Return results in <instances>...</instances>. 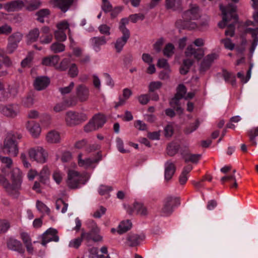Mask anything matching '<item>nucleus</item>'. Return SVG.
<instances>
[{"instance_id":"nucleus-40","label":"nucleus","mask_w":258,"mask_h":258,"mask_svg":"<svg viewBox=\"0 0 258 258\" xmlns=\"http://www.w3.org/2000/svg\"><path fill=\"white\" fill-rule=\"evenodd\" d=\"M23 34L20 32H16L11 34L8 38V41L13 43L18 44L22 40Z\"/></svg>"},{"instance_id":"nucleus-47","label":"nucleus","mask_w":258,"mask_h":258,"mask_svg":"<svg viewBox=\"0 0 258 258\" xmlns=\"http://www.w3.org/2000/svg\"><path fill=\"white\" fill-rule=\"evenodd\" d=\"M200 154H187L183 156L185 162L190 161L193 163H197L200 159Z\"/></svg>"},{"instance_id":"nucleus-34","label":"nucleus","mask_w":258,"mask_h":258,"mask_svg":"<svg viewBox=\"0 0 258 258\" xmlns=\"http://www.w3.org/2000/svg\"><path fill=\"white\" fill-rule=\"evenodd\" d=\"M192 166L191 165H187L185 166L179 176V182L181 184L185 183L188 179V174L192 170Z\"/></svg>"},{"instance_id":"nucleus-44","label":"nucleus","mask_w":258,"mask_h":258,"mask_svg":"<svg viewBox=\"0 0 258 258\" xmlns=\"http://www.w3.org/2000/svg\"><path fill=\"white\" fill-rule=\"evenodd\" d=\"M63 173L59 170H55L52 173V177L53 180L57 184H59L63 178Z\"/></svg>"},{"instance_id":"nucleus-39","label":"nucleus","mask_w":258,"mask_h":258,"mask_svg":"<svg viewBox=\"0 0 258 258\" xmlns=\"http://www.w3.org/2000/svg\"><path fill=\"white\" fill-rule=\"evenodd\" d=\"M134 211L136 212L138 214L142 216L147 215L148 211L146 207L142 204L136 203L134 205Z\"/></svg>"},{"instance_id":"nucleus-29","label":"nucleus","mask_w":258,"mask_h":258,"mask_svg":"<svg viewBox=\"0 0 258 258\" xmlns=\"http://www.w3.org/2000/svg\"><path fill=\"white\" fill-rule=\"evenodd\" d=\"M132 92L131 90L128 88H125L123 90L122 96L119 97L118 102H115L114 108H117L119 106H122L125 104L126 100L132 95Z\"/></svg>"},{"instance_id":"nucleus-38","label":"nucleus","mask_w":258,"mask_h":258,"mask_svg":"<svg viewBox=\"0 0 258 258\" xmlns=\"http://www.w3.org/2000/svg\"><path fill=\"white\" fill-rule=\"evenodd\" d=\"M91 120L93 121L97 128H98L104 124L105 118L103 115L98 114L94 115Z\"/></svg>"},{"instance_id":"nucleus-62","label":"nucleus","mask_w":258,"mask_h":258,"mask_svg":"<svg viewBox=\"0 0 258 258\" xmlns=\"http://www.w3.org/2000/svg\"><path fill=\"white\" fill-rule=\"evenodd\" d=\"M162 86V83L160 81H153L149 85V91L154 92L159 89Z\"/></svg>"},{"instance_id":"nucleus-41","label":"nucleus","mask_w":258,"mask_h":258,"mask_svg":"<svg viewBox=\"0 0 258 258\" xmlns=\"http://www.w3.org/2000/svg\"><path fill=\"white\" fill-rule=\"evenodd\" d=\"M248 136L249 138V141L251 145L256 146L257 143L255 138L258 137V126L253 127L248 131Z\"/></svg>"},{"instance_id":"nucleus-51","label":"nucleus","mask_w":258,"mask_h":258,"mask_svg":"<svg viewBox=\"0 0 258 258\" xmlns=\"http://www.w3.org/2000/svg\"><path fill=\"white\" fill-rule=\"evenodd\" d=\"M70 60L69 58H63L60 62L59 64H57L56 70L60 71L67 70L68 68Z\"/></svg>"},{"instance_id":"nucleus-59","label":"nucleus","mask_w":258,"mask_h":258,"mask_svg":"<svg viewBox=\"0 0 258 258\" xmlns=\"http://www.w3.org/2000/svg\"><path fill=\"white\" fill-rule=\"evenodd\" d=\"M68 205L63 202L62 200H58L56 202V209L59 210L61 208V212L62 213H64L67 212Z\"/></svg>"},{"instance_id":"nucleus-26","label":"nucleus","mask_w":258,"mask_h":258,"mask_svg":"<svg viewBox=\"0 0 258 258\" xmlns=\"http://www.w3.org/2000/svg\"><path fill=\"white\" fill-rule=\"evenodd\" d=\"M7 245L8 248L12 250L16 251L21 253L24 252L21 242L16 239L10 238L7 242Z\"/></svg>"},{"instance_id":"nucleus-14","label":"nucleus","mask_w":258,"mask_h":258,"mask_svg":"<svg viewBox=\"0 0 258 258\" xmlns=\"http://www.w3.org/2000/svg\"><path fill=\"white\" fill-rule=\"evenodd\" d=\"M22 172L18 168H14L11 171L12 182L16 190L18 195L19 191L21 189V183L22 182Z\"/></svg>"},{"instance_id":"nucleus-56","label":"nucleus","mask_w":258,"mask_h":258,"mask_svg":"<svg viewBox=\"0 0 258 258\" xmlns=\"http://www.w3.org/2000/svg\"><path fill=\"white\" fill-rule=\"evenodd\" d=\"M200 123L201 122L198 119L196 120L194 123L190 124L187 127H186L185 130V133L186 134H191L198 128Z\"/></svg>"},{"instance_id":"nucleus-52","label":"nucleus","mask_w":258,"mask_h":258,"mask_svg":"<svg viewBox=\"0 0 258 258\" xmlns=\"http://www.w3.org/2000/svg\"><path fill=\"white\" fill-rule=\"evenodd\" d=\"M128 23V20L127 18H122L119 23V30L122 34H130L129 30L125 27V25Z\"/></svg>"},{"instance_id":"nucleus-17","label":"nucleus","mask_w":258,"mask_h":258,"mask_svg":"<svg viewBox=\"0 0 258 258\" xmlns=\"http://www.w3.org/2000/svg\"><path fill=\"white\" fill-rule=\"evenodd\" d=\"M74 1L75 0H52L49 2V3L52 7L58 8L63 12H66L73 5Z\"/></svg>"},{"instance_id":"nucleus-22","label":"nucleus","mask_w":258,"mask_h":258,"mask_svg":"<svg viewBox=\"0 0 258 258\" xmlns=\"http://www.w3.org/2000/svg\"><path fill=\"white\" fill-rule=\"evenodd\" d=\"M24 6V2L21 0H15L6 3L4 5V9L9 12L18 11Z\"/></svg>"},{"instance_id":"nucleus-48","label":"nucleus","mask_w":258,"mask_h":258,"mask_svg":"<svg viewBox=\"0 0 258 258\" xmlns=\"http://www.w3.org/2000/svg\"><path fill=\"white\" fill-rule=\"evenodd\" d=\"M179 149V146L176 143H171L168 145L167 148V153L170 156H173L176 154Z\"/></svg>"},{"instance_id":"nucleus-18","label":"nucleus","mask_w":258,"mask_h":258,"mask_svg":"<svg viewBox=\"0 0 258 258\" xmlns=\"http://www.w3.org/2000/svg\"><path fill=\"white\" fill-rule=\"evenodd\" d=\"M26 128L34 138H37L41 132L40 124L34 121H28L26 124Z\"/></svg>"},{"instance_id":"nucleus-32","label":"nucleus","mask_w":258,"mask_h":258,"mask_svg":"<svg viewBox=\"0 0 258 258\" xmlns=\"http://www.w3.org/2000/svg\"><path fill=\"white\" fill-rule=\"evenodd\" d=\"M40 33L37 28L31 29L26 35L27 42L30 43L36 41L39 38Z\"/></svg>"},{"instance_id":"nucleus-42","label":"nucleus","mask_w":258,"mask_h":258,"mask_svg":"<svg viewBox=\"0 0 258 258\" xmlns=\"http://www.w3.org/2000/svg\"><path fill=\"white\" fill-rule=\"evenodd\" d=\"M21 102L24 107L30 108L34 104V98L31 94L27 95L22 98Z\"/></svg>"},{"instance_id":"nucleus-5","label":"nucleus","mask_w":258,"mask_h":258,"mask_svg":"<svg viewBox=\"0 0 258 258\" xmlns=\"http://www.w3.org/2000/svg\"><path fill=\"white\" fill-rule=\"evenodd\" d=\"M20 105L16 103L0 104V114L7 118L17 117L20 113Z\"/></svg>"},{"instance_id":"nucleus-37","label":"nucleus","mask_w":258,"mask_h":258,"mask_svg":"<svg viewBox=\"0 0 258 258\" xmlns=\"http://www.w3.org/2000/svg\"><path fill=\"white\" fill-rule=\"evenodd\" d=\"M140 237L137 234H131L126 238V244L130 246H135L139 244Z\"/></svg>"},{"instance_id":"nucleus-35","label":"nucleus","mask_w":258,"mask_h":258,"mask_svg":"<svg viewBox=\"0 0 258 258\" xmlns=\"http://www.w3.org/2000/svg\"><path fill=\"white\" fill-rule=\"evenodd\" d=\"M194 60L189 57L183 60V65L180 69V73L181 74L185 75L188 71L190 67L192 65Z\"/></svg>"},{"instance_id":"nucleus-60","label":"nucleus","mask_w":258,"mask_h":258,"mask_svg":"<svg viewBox=\"0 0 258 258\" xmlns=\"http://www.w3.org/2000/svg\"><path fill=\"white\" fill-rule=\"evenodd\" d=\"M110 27L106 24H102L98 27V30L100 33L106 36L110 35Z\"/></svg>"},{"instance_id":"nucleus-19","label":"nucleus","mask_w":258,"mask_h":258,"mask_svg":"<svg viewBox=\"0 0 258 258\" xmlns=\"http://www.w3.org/2000/svg\"><path fill=\"white\" fill-rule=\"evenodd\" d=\"M40 34L39 42L42 44L50 43L53 39V34L51 32L50 29L47 26L43 27Z\"/></svg>"},{"instance_id":"nucleus-9","label":"nucleus","mask_w":258,"mask_h":258,"mask_svg":"<svg viewBox=\"0 0 258 258\" xmlns=\"http://www.w3.org/2000/svg\"><path fill=\"white\" fill-rule=\"evenodd\" d=\"M88 227L90 229L89 233L83 232L82 237H86L88 239H92L94 241H101L102 236L99 234L100 228L97 224L93 220L88 223Z\"/></svg>"},{"instance_id":"nucleus-16","label":"nucleus","mask_w":258,"mask_h":258,"mask_svg":"<svg viewBox=\"0 0 258 258\" xmlns=\"http://www.w3.org/2000/svg\"><path fill=\"white\" fill-rule=\"evenodd\" d=\"M89 88L83 84L79 85L76 88V95L77 100L81 102L87 101L89 97Z\"/></svg>"},{"instance_id":"nucleus-61","label":"nucleus","mask_w":258,"mask_h":258,"mask_svg":"<svg viewBox=\"0 0 258 258\" xmlns=\"http://www.w3.org/2000/svg\"><path fill=\"white\" fill-rule=\"evenodd\" d=\"M36 207L38 211L43 213L48 214L50 212L49 208L42 202L37 201Z\"/></svg>"},{"instance_id":"nucleus-23","label":"nucleus","mask_w":258,"mask_h":258,"mask_svg":"<svg viewBox=\"0 0 258 258\" xmlns=\"http://www.w3.org/2000/svg\"><path fill=\"white\" fill-rule=\"evenodd\" d=\"M50 83L49 79L46 77H38L34 82V88L37 91H41L45 89Z\"/></svg>"},{"instance_id":"nucleus-21","label":"nucleus","mask_w":258,"mask_h":258,"mask_svg":"<svg viewBox=\"0 0 258 258\" xmlns=\"http://www.w3.org/2000/svg\"><path fill=\"white\" fill-rule=\"evenodd\" d=\"M0 184L5 188L7 192L11 196L15 198H17L19 195L13 183L11 184L9 183L6 178L0 174Z\"/></svg>"},{"instance_id":"nucleus-15","label":"nucleus","mask_w":258,"mask_h":258,"mask_svg":"<svg viewBox=\"0 0 258 258\" xmlns=\"http://www.w3.org/2000/svg\"><path fill=\"white\" fill-rule=\"evenodd\" d=\"M176 204H179L178 199L172 197H167L164 201L163 207L162 209L163 214L166 216L171 214Z\"/></svg>"},{"instance_id":"nucleus-11","label":"nucleus","mask_w":258,"mask_h":258,"mask_svg":"<svg viewBox=\"0 0 258 258\" xmlns=\"http://www.w3.org/2000/svg\"><path fill=\"white\" fill-rule=\"evenodd\" d=\"M219 57L217 52H212L207 55L202 60L200 66V71L205 72L208 70L214 61Z\"/></svg>"},{"instance_id":"nucleus-24","label":"nucleus","mask_w":258,"mask_h":258,"mask_svg":"<svg viewBox=\"0 0 258 258\" xmlns=\"http://www.w3.org/2000/svg\"><path fill=\"white\" fill-rule=\"evenodd\" d=\"M59 61L58 55H50L44 57L42 59V64L48 67H53L56 69L57 64Z\"/></svg>"},{"instance_id":"nucleus-4","label":"nucleus","mask_w":258,"mask_h":258,"mask_svg":"<svg viewBox=\"0 0 258 258\" xmlns=\"http://www.w3.org/2000/svg\"><path fill=\"white\" fill-rule=\"evenodd\" d=\"M16 136L12 133L7 134L3 145L4 151L8 154L16 157L19 153L18 143L16 141Z\"/></svg>"},{"instance_id":"nucleus-20","label":"nucleus","mask_w":258,"mask_h":258,"mask_svg":"<svg viewBox=\"0 0 258 258\" xmlns=\"http://www.w3.org/2000/svg\"><path fill=\"white\" fill-rule=\"evenodd\" d=\"M107 40L104 36L94 37L90 39V43L95 51L99 52L101 50V46L105 45Z\"/></svg>"},{"instance_id":"nucleus-64","label":"nucleus","mask_w":258,"mask_h":258,"mask_svg":"<svg viewBox=\"0 0 258 258\" xmlns=\"http://www.w3.org/2000/svg\"><path fill=\"white\" fill-rule=\"evenodd\" d=\"M252 2V7L255 10L253 14L254 21L258 23V0H251Z\"/></svg>"},{"instance_id":"nucleus-12","label":"nucleus","mask_w":258,"mask_h":258,"mask_svg":"<svg viewBox=\"0 0 258 258\" xmlns=\"http://www.w3.org/2000/svg\"><path fill=\"white\" fill-rule=\"evenodd\" d=\"M57 230L55 229L50 228L47 229L41 235V244L46 246V244L50 241L58 242L59 241V237L57 235Z\"/></svg>"},{"instance_id":"nucleus-25","label":"nucleus","mask_w":258,"mask_h":258,"mask_svg":"<svg viewBox=\"0 0 258 258\" xmlns=\"http://www.w3.org/2000/svg\"><path fill=\"white\" fill-rule=\"evenodd\" d=\"M40 182L44 184H48L50 182V170L49 168L44 166L38 175Z\"/></svg>"},{"instance_id":"nucleus-53","label":"nucleus","mask_w":258,"mask_h":258,"mask_svg":"<svg viewBox=\"0 0 258 258\" xmlns=\"http://www.w3.org/2000/svg\"><path fill=\"white\" fill-rule=\"evenodd\" d=\"M41 4L42 2L40 0L31 1L27 7V9L30 11L35 10L38 9L41 6Z\"/></svg>"},{"instance_id":"nucleus-57","label":"nucleus","mask_w":258,"mask_h":258,"mask_svg":"<svg viewBox=\"0 0 258 258\" xmlns=\"http://www.w3.org/2000/svg\"><path fill=\"white\" fill-rule=\"evenodd\" d=\"M79 70L75 63H72L69 68L68 74L72 78H75L78 76Z\"/></svg>"},{"instance_id":"nucleus-49","label":"nucleus","mask_w":258,"mask_h":258,"mask_svg":"<svg viewBox=\"0 0 258 258\" xmlns=\"http://www.w3.org/2000/svg\"><path fill=\"white\" fill-rule=\"evenodd\" d=\"M221 42L224 45V47L228 50H232L235 48V44L229 38H225L221 40Z\"/></svg>"},{"instance_id":"nucleus-6","label":"nucleus","mask_w":258,"mask_h":258,"mask_svg":"<svg viewBox=\"0 0 258 258\" xmlns=\"http://www.w3.org/2000/svg\"><path fill=\"white\" fill-rule=\"evenodd\" d=\"M29 157L32 161L43 164L47 161V152L42 147L37 146L30 148L28 151Z\"/></svg>"},{"instance_id":"nucleus-10","label":"nucleus","mask_w":258,"mask_h":258,"mask_svg":"<svg viewBox=\"0 0 258 258\" xmlns=\"http://www.w3.org/2000/svg\"><path fill=\"white\" fill-rule=\"evenodd\" d=\"M186 88L183 85L180 84L177 89V93L170 102L171 107L174 108L179 113L182 112L181 107L179 105V99L182 98L186 93Z\"/></svg>"},{"instance_id":"nucleus-50","label":"nucleus","mask_w":258,"mask_h":258,"mask_svg":"<svg viewBox=\"0 0 258 258\" xmlns=\"http://www.w3.org/2000/svg\"><path fill=\"white\" fill-rule=\"evenodd\" d=\"M72 26V24H70L66 20H63L56 25L57 29L62 30V31L66 32V30H68L69 32L70 31V26Z\"/></svg>"},{"instance_id":"nucleus-28","label":"nucleus","mask_w":258,"mask_h":258,"mask_svg":"<svg viewBox=\"0 0 258 258\" xmlns=\"http://www.w3.org/2000/svg\"><path fill=\"white\" fill-rule=\"evenodd\" d=\"M130 34H122V36L121 37L116 39L114 42V47L117 52H120L121 51L123 46L130 38Z\"/></svg>"},{"instance_id":"nucleus-30","label":"nucleus","mask_w":258,"mask_h":258,"mask_svg":"<svg viewBox=\"0 0 258 258\" xmlns=\"http://www.w3.org/2000/svg\"><path fill=\"white\" fill-rule=\"evenodd\" d=\"M246 32L250 33L253 38V41L250 48V52L251 54L252 55L258 44V37L256 35L258 34V28L254 29L250 28H247L246 30Z\"/></svg>"},{"instance_id":"nucleus-63","label":"nucleus","mask_w":258,"mask_h":258,"mask_svg":"<svg viewBox=\"0 0 258 258\" xmlns=\"http://www.w3.org/2000/svg\"><path fill=\"white\" fill-rule=\"evenodd\" d=\"M9 222L4 219H0V233L6 232L10 228Z\"/></svg>"},{"instance_id":"nucleus-46","label":"nucleus","mask_w":258,"mask_h":258,"mask_svg":"<svg viewBox=\"0 0 258 258\" xmlns=\"http://www.w3.org/2000/svg\"><path fill=\"white\" fill-rule=\"evenodd\" d=\"M50 49L54 53H59L64 50L65 46L59 42H55L50 46Z\"/></svg>"},{"instance_id":"nucleus-55","label":"nucleus","mask_w":258,"mask_h":258,"mask_svg":"<svg viewBox=\"0 0 258 258\" xmlns=\"http://www.w3.org/2000/svg\"><path fill=\"white\" fill-rule=\"evenodd\" d=\"M174 47L171 43L167 44L163 50V53L167 57L171 56L174 53Z\"/></svg>"},{"instance_id":"nucleus-45","label":"nucleus","mask_w":258,"mask_h":258,"mask_svg":"<svg viewBox=\"0 0 258 258\" xmlns=\"http://www.w3.org/2000/svg\"><path fill=\"white\" fill-rule=\"evenodd\" d=\"M19 85L15 84L13 85L9 86L8 90L7 91L8 93L9 98L16 97L19 92Z\"/></svg>"},{"instance_id":"nucleus-8","label":"nucleus","mask_w":258,"mask_h":258,"mask_svg":"<svg viewBox=\"0 0 258 258\" xmlns=\"http://www.w3.org/2000/svg\"><path fill=\"white\" fill-rule=\"evenodd\" d=\"M101 159V155L99 153L97 157H86L82 154L78 156V163L80 167L84 168H94Z\"/></svg>"},{"instance_id":"nucleus-27","label":"nucleus","mask_w":258,"mask_h":258,"mask_svg":"<svg viewBox=\"0 0 258 258\" xmlns=\"http://www.w3.org/2000/svg\"><path fill=\"white\" fill-rule=\"evenodd\" d=\"M45 138L47 142L49 144H57L61 141L59 133L55 130H52L48 132Z\"/></svg>"},{"instance_id":"nucleus-36","label":"nucleus","mask_w":258,"mask_h":258,"mask_svg":"<svg viewBox=\"0 0 258 258\" xmlns=\"http://www.w3.org/2000/svg\"><path fill=\"white\" fill-rule=\"evenodd\" d=\"M50 15V11L47 9H43L38 11L36 16L37 20L41 23H44L45 19L48 17Z\"/></svg>"},{"instance_id":"nucleus-33","label":"nucleus","mask_w":258,"mask_h":258,"mask_svg":"<svg viewBox=\"0 0 258 258\" xmlns=\"http://www.w3.org/2000/svg\"><path fill=\"white\" fill-rule=\"evenodd\" d=\"M132 224L129 220H123L118 225L117 228V233L122 234L130 230L132 227Z\"/></svg>"},{"instance_id":"nucleus-54","label":"nucleus","mask_w":258,"mask_h":258,"mask_svg":"<svg viewBox=\"0 0 258 258\" xmlns=\"http://www.w3.org/2000/svg\"><path fill=\"white\" fill-rule=\"evenodd\" d=\"M56 39L59 41H64L67 39L66 32L57 29L54 32Z\"/></svg>"},{"instance_id":"nucleus-2","label":"nucleus","mask_w":258,"mask_h":258,"mask_svg":"<svg viewBox=\"0 0 258 258\" xmlns=\"http://www.w3.org/2000/svg\"><path fill=\"white\" fill-rule=\"evenodd\" d=\"M89 178L90 175L87 173H80L75 170L71 169L68 172L67 183L71 188H79L84 185Z\"/></svg>"},{"instance_id":"nucleus-58","label":"nucleus","mask_w":258,"mask_h":258,"mask_svg":"<svg viewBox=\"0 0 258 258\" xmlns=\"http://www.w3.org/2000/svg\"><path fill=\"white\" fill-rule=\"evenodd\" d=\"M177 4L176 0H165V6L167 10H176L177 9Z\"/></svg>"},{"instance_id":"nucleus-3","label":"nucleus","mask_w":258,"mask_h":258,"mask_svg":"<svg viewBox=\"0 0 258 258\" xmlns=\"http://www.w3.org/2000/svg\"><path fill=\"white\" fill-rule=\"evenodd\" d=\"M205 41L203 38H199L196 39L193 42V44H189L186 48L184 54L186 57H191L192 56L198 60L202 59L204 54L205 52L203 48H196L194 47L193 44L197 47H202L205 45Z\"/></svg>"},{"instance_id":"nucleus-31","label":"nucleus","mask_w":258,"mask_h":258,"mask_svg":"<svg viewBox=\"0 0 258 258\" xmlns=\"http://www.w3.org/2000/svg\"><path fill=\"white\" fill-rule=\"evenodd\" d=\"M175 171V167L174 164L168 161L165 164V179L168 181L170 180L173 175L174 174Z\"/></svg>"},{"instance_id":"nucleus-43","label":"nucleus","mask_w":258,"mask_h":258,"mask_svg":"<svg viewBox=\"0 0 258 258\" xmlns=\"http://www.w3.org/2000/svg\"><path fill=\"white\" fill-rule=\"evenodd\" d=\"M223 76L226 82H230L233 86L236 84L235 76L226 70L223 71Z\"/></svg>"},{"instance_id":"nucleus-7","label":"nucleus","mask_w":258,"mask_h":258,"mask_svg":"<svg viewBox=\"0 0 258 258\" xmlns=\"http://www.w3.org/2000/svg\"><path fill=\"white\" fill-rule=\"evenodd\" d=\"M87 119V115L83 112L69 111L66 113L65 120L67 124L70 126L80 124Z\"/></svg>"},{"instance_id":"nucleus-1","label":"nucleus","mask_w":258,"mask_h":258,"mask_svg":"<svg viewBox=\"0 0 258 258\" xmlns=\"http://www.w3.org/2000/svg\"><path fill=\"white\" fill-rule=\"evenodd\" d=\"M236 6L234 4H229L226 7L221 5L220 9L222 11L223 19L218 23L220 28H224L228 25V30L225 31L226 36H233L234 34V25L237 21V16L235 14Z\"/></svg>"},{"instance_id":"nucleus-13","label":"nucleus","mask_w":258,"mask_h":258,"mask_svg":"<svg viewBox=\"0 0 258 258\" xmlns=\"http://www.w3.org/2000/svg\"><path fill=\"white\" fill-rule=\"evenodd\" d=\"M200 17L199 7L195 4L190 5L189 9L182 15V18L186 21L198 20Z\"/></svg>"}]
</instances>
